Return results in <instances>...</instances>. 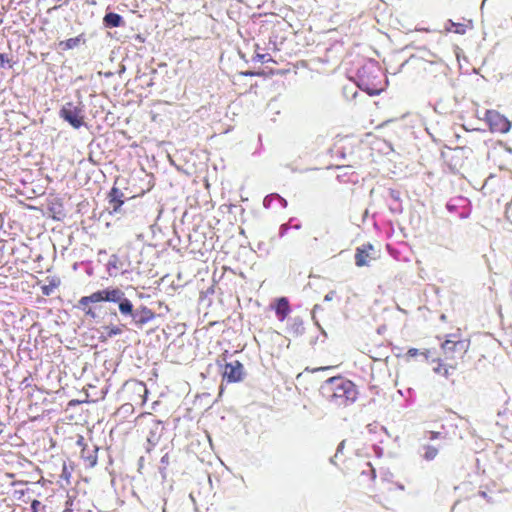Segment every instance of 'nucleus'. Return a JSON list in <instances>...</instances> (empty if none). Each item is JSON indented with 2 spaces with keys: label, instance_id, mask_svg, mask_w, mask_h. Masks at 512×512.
<instances>
[{
  "label": "nucleus",
  "instance_id": "nucleus-1",
  "mask_svg": "<svg viewBox=\"0 0 512 512\" xmlns=\"http://www.w3.org/2000/svg\"><path fill=\"white\" fill-rule=\"evenodd\" d=\"M470 344V339L465 337L459 329L455 333L446 335L445 340L441 343V357L432 359V362L436 363L433 371L449 378L463 361Z\"/></svg>",
  "mask_w": 512,
  "mask_h": 512
},
{
  "label": "nucleus",
  "instance_id": "nucleus-2",
  "mask_svg": "<svg viewBox=\"0 0 512 512\" xmlns=\"http://www.w3.org/2000/svg\"><path fill=\"white\" fill-rule=\"evenodd\" d=\"M100 302L119 303V311L123 315H131L133 317V304L129 299L125 298L124 292L117 287H108L95 291L88 296H83L78 300L76 307L83 311L85 316L95 318L96 313L92 308V304Z\"/></svg>",
  "mask_w": 512,
  "mask_h": 512
},
{
  "label": "nucleus",
  "instance_id": "nucleus-3",
  "mask_svg": "<svg viewBox=\"0 0 512 512\" xmlns=\"http://www.w3.org/2000/svg\"><path fill=\"white\" fill-rule=\"evenodd\" d=\"M320 392L328 404L337 408L347 407L358 398L356 385L342 376L327 379L321 385Z\"/></svg>",
  "mask_w": 512,
  "mask_h": 512
},
{
  "label": "nucleus",
  "instance_id": "nucleus-4",
  "mask_svg": "<svg viewBox=\"0 0 512 512\" xmlns=\"http://www.w3.org/2000/svg\"><path fill=\"white\" fill-rule=\"evenodd\" d=\"M346 472L356 479L366 477L369 481H373L376 478V471L370 461L361 456L350 459L346 466Z\"/></svg>",
  "mask_w": 512,
  "mask_h": 512
},
{
  "label": "nucleus",
  "instance_id": "nucleus-5",
  "mask_svg": "<svg viewBox=\"0 0 512 512\" xmlns=\"http://www.w3.org/2000/svg\"><path fill=\"white\" fill-rule=\"evenodd\" d=\"M485 121L493 133H507L511 127V122L496 110H487Z\"/></svg>",
  "mask_w": 512,
  "mask_h": 512
},
{
  "label": "nucleus",
  "instance_id": "nucleus-6",
  "mask_svg": "<svg viewBox=\"0 0 512 512\" xmlns=\"http://www.w3.org/2000/svg\"><path fill=\"white\" fill-rule=\"evenodd\" d=\"M60 117L67 121L73 128L78 129L84 124L82 109L73 102L66 103L59 112Z\"/></svg>",
  "mask_w": 512,
  "mask_h": 512
},
{
  "label": "nucleus",
  "instance_id": "nucleus-7",
  "mask_svg": "<svg viewBox=\"0 0 512 512\" xmlns=\"http://www.w3.org/2000/svg\"><path fill=\"white\" fill-rule=\"evenodd\" d=\"M222 379L227 383L241 382L244 379L243 364L238 360L226 363L223 367Z\"/></svg>",
  "mask_w": 512,
  "mask_h": 512
},
{
  "label": "nucleus",
  "instance_id": "nucleus-8",
  "mask_svg": "<svg viewBox=\"0 0 512 512\" xmlns=\"http://www.w3.org/2000/svg\"><path fill=\"white\" fill-rule=\"evenodd\" d=\"M376 251L371 243H365L356 248L355 264L357 267L368 266L375 257Z\"/></svg>",
  "mask_w": 512,
  "mask_h": 512
},
{
  "label": "nucleus",
  "instance_id": "nucleus-9",
  "mask_svg": "<svg viewBox=\"0 0 512 512\" xmlns=\"http://www.w3.org/2000/svg\"><path fill=\"white\" fill-rule=\"evenodd\" d=\"M77 444L82 447L81 449V458L86 463L88 468H93L97 464V447L93 446L92 448H88L85 444V440L83 436H79L77 440Z\"/></svg>",
  "mask_w": 512,
  "mask_h": 512
},
{
  "label": "nucleus",
  "instance_id": "nucleus-10",
  "mask_svg": "<svg viewBox=\"0 0 512 512\" xmlns=\"http://www.w3.org/2000/svg\"><path fill=\"white\" fill-rule=\"evenodd\" d=\"M444 157L451 168L459 169L463 166L466 158L465 149L462 147L450 148L444 153Z\"/></svg>",
  "mask_w": 512,
  "mask_h": 512
},
{
  "label": "nucleus",
  "instance_id": "nucleus-11",
  "mask_svg": "<svg viewBox=\"0 0 512 512\" xmlns=\"http://www.w3.org/2000/svg\"><path fill=\"white\" fill-rule=\"evenodd\" d=\"M128 390H131L137 398H132L134 402H139L141 404L146 401V394L148 392L145 383L138 380H129L124 385Z\"/></svg>",
  "mask_w": 512,
  "mask_h": 512
},
{
  "label": "nucleus",
  "instance_id": "nucleus-12",
  "mask_svg": "<svg viewBox=\"0 0 512 512\" xmlns=\"http://www.w3.org/2000/svg\"><path fill=\"white\" fill-rule=\"evenodd\" d=\"M163 426L160 421L152 420L149 424V434L147 435V442L150 446H156L162 436Z\"/></svg>",
  "mask_w": 512,
  "mask_h": 512
},
{
  "label": "nucleus",
  "instance_id": "nucleus-13",
  "mask_svg": "<svg viewBox=\"0 0 512 512\" xmlns=\"http://www.w3.org/2000/svg\"><path fill=\"white\" fill-rule=\"evenodd\" d=\"M155 318V313L147 306H140L133 314L134 322L137 326H143Z\"/></svg>",
  "mask_w": 512,
  "mask_h": 512
},
{
  "label": "nucleus",
  "instance_id": "nucleus-14",
  "mask_svg": "<svg viewBox=\"0 0 512 512\" xmlns=\"http://www.w3.org/2000/svg\"><path fill=\"white\" fill-rule=\"evenodd\" d=\"M275 312L280 321L285 320V318L290 313V305L287 298L282 297L277 300L275 305Z\"/></svg>",
  "mask_w": 512,
  "mask_h": 512
},
{
  "label": "nucleus",
  "instance_id": "nucleus-15",
  "mask_svg": "<svg viewBox=\"0 0 512 512\" xmlns=\"http://www.w3.org/2000/svg\"><path fill=\"white\" fill-rule=\"evenodd\" d=\"M123 196L122 192L118 188H112L109 193V203L113 208L114 212H117L123 205L124 201L121 199Z\"/></svg>",
  "mask_w": 512,
  "mask_h": 512
},
{
  "label": "nucleus",
  "instance_id": "nucleus-16",
  "mask_svg": "<svg viewBox=\"0 0 512 512\" xmlns=\"http://www.w3.org/2000/svg\"><path fill=\"white\" fill-rule=\"evenodd\" d=\"M103 22L108 27H119L122 25L123 19L119 14L110 12L104 16Z\"/></svg>",
  "mask_w": 512,
  "mask_h": 512
},
{
  "label": "nucleus",
  "instance_id": "nucleus-17",
  "mask_svg": "<svg viewBox=\"0 0 512 512\" xmlns=\"http://www.w3.org/2000/svg\"><path fill=\"white\" fill-rule=\"evenodd\" d=\"M81 41H82L81 36L69 38L67 40L60 41L59 47L64 51L71 50V49H74L75 47L79 46Z\"/></svg>",
  "mask_w": 512,
  "mask_h": 512
},
{
  "label": "nucleus",
  "instance_id": "nucleus-18",
  "mask_svg": "<svg viewBox=\"0 0 512 512\" xmlns=\"http://www.w3.org/2000/svg\"><path fill=\"white\" fill-rule=\"evenodd\" d=\"M60 285V279L52 278L48 284L41 287L42 294L44 296H50L56 288Z\"/></svg>",
  "mask_w": 512,
  "mask_h": 512
},
{
  "label": "nucleus",
  "instance_id": "nucleus-19",
  "mask_svg": "<svg viewBox=\"0 0 512 512\" xmlns=\"http://www.w3.org/2000/svg\"><path fill=\"white\" fill-rule=\"evenodd\" d=\"M446 30L447 31H452L456 34H465L466 33V30H467V26L463 23H455L451 20L448 21L447 23V26H446Z\"/></svg>",
  "mask_w": 512,
  "mask_h": 512
},
{
  "label": "nucleus",
  "instance_id": "nucleus-20",
  "mask_svg": "<svg viewBox=\"0 0 512 512\" xmlns=\"http://www.w3.org/2000/svg\"><path fill=\"white\" fill-rule=\"evenodd\" d=\"M423 458L427 461H431L436 458L438 455V448L431 446V445H424L423 446Z\"/></svg>",
  "mask_w": 512,
  "mask_h": 512
},
{
  "label": "nucleus",
  "instance_id": "nucleus-21",
  "mask_svg": "<svg viewBox=\"0 0 512 512\" xmlns=\"http://www.w3.org/2000/svg\"><path fill=\"white\" fill-rule=\"evenodd\" d=\"M106 337L112 338L122 333V328L116 325H108L104 327Z\"/></svg>",
  "mask_w": 512,
  "mask_h": 512
},
{
  "label": "nucleus",
  "instance_id": "nucleus-22",
  "mask_svg": "<svg viewBox=\"0 0 512 512\" xmlns=\"http://www.w3.org/2000/svg\"><path fill=\"white\" fill-rule=\"evenodd\" d=\"M441 436L440 432L435 431H425L423 433V440H435Z\"/></svg>",
  "mask_w": 512,
  "mask_h": 512
},
{
  "label": "nucleus",
  "instance_id": "nucleus-23",
  "mask_svg": "<svg viewBox=\"0 0 512 512\" xmlns=\"http://www.w3.org/2000/svg\"><path fill=\"white\" fill-rule=\"evenodd\" d=\"M420 353H421V351H420L419 349H416V348H410V349L407 351L406 355H407V357H409V358H413V357L419 356V355H420Z\"/></svg>",
  "mask_w": 512,
  "mask_h": 512
},
{
  "label": "nucleus",
  "instance_id": "nucleus-24",
  "mask_svg": "<svg viewBox=\"0 0 512 512\" xmlns=\"http://www.w3.org/2000/svg\"><path fill=\"white\" fill-rule=\"evenodd\" d=\"M420 355L423 356L427 361H429L430 358H432V352L430 349H424L423 351H421Z\"/></svg>",
  "mask_w": 512,
  "mask_h": 512
},
{
  "label": "nucleus",
  "instance_id": "nucleus-25",
  "mask_svg": "<svg viewBox=\"0 0 512 512\" xmlns=\"http://www.w3.org/2000/svg\"><path fill=\"white\" fill-rule=\"evenodd\" d=\"M40 506H41L40 501L33 500L31 502V510H32L31 512H38Z\"/></svg>",
  "mask_w": 512,
  "mask_h": 512
},
{
  "label": "nucleus",
  "instance_id": "nucleus-26",
  "mask_svg": "<svg viewBox=\"0 0 512 512\" xmlns=\"http://www.w3.org/2000/svg\"><path fill=\"white\" fill-rule=\"evenodd\" d=\"M506 217L512 223V203L506 209Z\"/></svg>",
  "mask_w": 512,
  "mask_h": 512
},
{
  "label": "nucleus",
  "instance_id": "nucleus-27",
  "mask_svg": "<svg viewBox=\"0 0 512 512\" xmlns=\"http://www.w3.org/2000/svg\"><path fill=\"white\" fill-rule=\"evenodd\" d=\"M335 294H336V293H335V291H331V292H329L327 295H325L324 300H325V301H330V300H332V299L334 298Z\"/></svg>",
  "mask_w": 512,
  "mask_h": 512
},
{
  "label": "nucleus",
  "instance_id": "nucleus-28",
  "mask_svg": "<svg viewBox=\"0 0 512 512\" xmlns=\"http://www.w3.org/2000/svg\"><path fill=\"white\" fill-rule=\"evenodd\" d=\"M370 357H371L374 361H381V360H383V359L388 358L387 356H385V357L378 356V354H375V356H374V355H371Z\"/></svg>",
  "mask_w": 512,
  "mask_h": 512
},
{
  "label": "nucleus",
  "instance_id": "nucleus-29",
  "mask_svg": "<svg viewBox=\"0 0 512 512\" xmlns=\"http://www.w3.org/2000/svg\"><path fill=\"white\" fill-rule=\"evenodd\" d=\"M370 357H371L374 361H381V360H383V359L388 358L387 356H385V357L378 356V354H375V356H374V355H371Z\"/></svg>",
  "mask_w": 512,
  "mask_h": 512
},
{
  "label": "nucleus",
  "instance_id": "nucleus-30",
  "mask_svg": "<svg viewBox=\"0 0 512 512\" xmlns=\"http://www.w3.org/2000/svg\"><path fill=\"white\" fill-rule=\"evenodd\" d=\"M244 75H247V76H256V75H260L259 73H255V72H245Z\"/></svg>",
  "mask_w": 512,
  "mask_h": 512
},
{
  "label": "nucleus",
  "instance_id": "nucleus-31",
  "mask_svg": "<svg viewBox=\"0 0 512 512\" xmlns=\"http://www.w3.org/2000/svg\"><path fill=\"white\" fill-rule=\"evenodd\" d=\"M257 56L261 59L262 62H264L265 55L258 54Z\"/></svg>",
  "mask_w": 512,
  "mask_h": 512
},
{
  "label": "nucleus",
  "instance_id": "nucleus-32",
  "mask_svg": "<svg viewBox=\"0 0 512 512\" xmlns=\"http://www.w3.org/2000/svg\"><path fill=\"white\" fill-rule=\"evenodd\" d=\"M0 59H1L2 62L5 61V58H4L3 54H0Z\"/></svg>",
  "mask_w": 512,
  "mask_h": 512
}]
</instances>
